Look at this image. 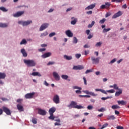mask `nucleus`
Instances as JSON below:
<instances>
[{
	"instance_id": "nucleus-1",
	"label": "nucleus",
	"mask_w": 129,
	"mask_h": 129,
	"mask_svg": "<svg viewBox=\"0 0 129 129\" xmlns=\"http://www.w3.org/2000/svg\"><path fill=\"white\" fill-rule=\"evenodd\" d=\"M68 107L69 108H77V109H82L84 108V107L82 105H77V102L72 101L71 102L70 104L68 105Z\"/></svg>"
},
{
	"instance_id": "nucleus-2",
	"label": "nucleus",
	"mask_w": 129,
	"mask_h": 129,
	"mask_svg": "<svg viewBox=\"0 0 129 129\" xmlns=\"http://www.w3.org/2000/svg\"><path fill=\"white\" fill-rule=\"evenodd\" d=\"M23 62L27 67H32L33 66V60L24 59Z\"/></svg>"
},
{
	"instance_id": "nucleus-3",
	"label": "nucleus",
	"mask_w": 129,
	"mask_h": 129,
	"mask_svg": "<svg viewBox=\"0 0 129 129\" xmlns=\"http://www.w3.org/2000/svg\"><path fill=\"white\" fill-rule=\"evenodd\" d=\"M32 23V21L30 20H28L27 21H19L18 22V24L19 25H22L23 27H25L26 26H29L30 24Z\"/></svg>"
},
{
	"instance_id": "nucleus-4",
	"label": "nucleus",
	"mask_w": 129,
	"mask_h": 129,
	"mask_svg": "<svg viewBox=\"0 0 129 129\" xmlns=\"http://www.w3.org/2000/svg\"><path fill=\"white\" fill-rule=\"evenodd\" d=\"M37 110H38V114H40V115L44 116L47 114V111H46V110L38 108H37Z\"/></svg>"
},
{
	"instance_id": "nucleus-5",
	"label": "nucleus",
	"mask_w": 129,
	"mask_h": 129,
	"mask_svg": "<svg viewBox=\"0 0 129 129\" xmlns=\"http://www.w3.org/2000/svg\"><path fill=\"white\" fill-rule=\"evenodd\" d=\"M52 100L53 102H54V103H56V104L60 103V97H59V96L58 95H55L53 96Z\"/></svg>"
},
{
	"instance_id": "nucleus-6",
	"label": "nucleus",
	"mask_w": 129,
	"mask_h": 129,
	"mask_svg": "<svg viewBox=\"0 0 129 129\" xmlns=\"http://www.w3.org/2000/svg\"><path fill=\"white\" fill-rule=\"evenodd\" d=\"M99 59H100L99 57L95 58V57H94V56H92L91 60L92 62V64H99Z\"/></svg>"
},
{
	"instance_id": "nucleus-7",
	"label": "nucleus",
	"mask_w": 129,
	"mask_h": 129,
	"mask_svg": "<svg viewBox=\"0 0 129 129\" xmlns=\"http://www.w3.org/2000/svg\"><path fill=\"white\" fill-rule=\"evenodd\" d=\"M24 11L18 12L16 13L13 14V17H14V18H19V17H21V16L24 15Z\"/></svg>"
},
{
	"instance_id": "nucleus-8",
	"label": "nucleus",
	"mask_w": 129,
	"mask_h": 129,
	"mask_svg": "<svg viewBox=\"0 0 129 129\" xmlns=\"http://www.w3.org/2000/svg\"><path fill=\"white\" fill-rule=\"evenodd\" d=\"M47 27H49V24L44 23L41 26L39 31H44L45 29H47Z\"/></svg>"
},
{
	"instance_id": "nucleus-9",
	"label": "nucleus",
	"mask_w": 129,
	"mask_h": 129,
	"mask_svg": "<svg viewBox=\"0 0 129 129\" xmlns=\"http://www.w3.org/2000/svg\"><path fill=\"white\" fill-rule=\"evenodd\" d=\"M3 111L4 112H6V114L8 115H11V110L9 109V108L6 107H3Z\"/></svg>"
},
{
	"instance_id": "nucleus-10",
	"label": "nucleus",
	"mask_w": 129,
	"mask_h": 129,
	"mask_svg": "<svg viewBox=\"0 0 129 129\" xmlns=\"http://www.w3.org/2000/svg\"><path fill=\"white\" fill-rule=\"evenodd\" d=\"M122 15V12L121 11H118L117 13L115 14L113 16H112V19H116V18H118V17H120Z\"/></svg>"
},
{
	"instance_id": "nucleus-11",
	"label": "nucleus",
	"mask_w": 129,
	"mask_h": 129,
	"mask_svg": "<svg viewBox=\"0 0 129 129\" xmlns=\"http://www.w3.org/2000/svg\"><path fill=\"white\" fill-rule=\"evenodd\" d=\"M6 74L4 73H0V79H5L6 78ZM0 84H4V82L0 80Z\"/></svg>"
},
{
	"instance_id": "nucleus-12",
	"label": "nucleus",
	"mask_w": 129,
	"mask_h": 129,
	"mask_svg": "<svg viewBox=\"0 0 129 129\" xmlns=\"http://www.w3.org/2000/svg\"><path fill=\"white\" fill-rule=\"evenodd\" d=\"M73 69L74 70H82V69H84V67L83 66H74Z\"/></svg>"
},
{
	"instance_id": "nucleus-13",
	"label": "nucleus",
	"mask_w": 129,
	"mask_h": 129,
	"mask_svg": "<svg viewBox=\"0 0 129 129\" xmlns=\"http://www.w3.org/2000/svg\"><path fill=\"white\" fill-rule=\"evenodd\" d=\"M95 7V4H91L88 7H87L85 8L86 11H89V10H93Z\"/></svg>"
},
{
	"instance_id": "nucleus-14",
	"label": "nucleus",
	"mask_w": 129,
	"mask_h": 129,
	"mask_svg": "<svg viewBox=\"0 0 129 129\" xmlns=\"http://www.w3.org/2000/svg\"><path fill=\"white\" fill-rule=\"evenodd\" d=\"M53 75L55 80H57V81L60 80V76H59V75H58V73H56V72H54L53 73Z\"/></svg>"
},
{
	"instance_id": "nucleus-15",
	"label": "nucleus",
	"mask_w": 129,
	"mask_h": 129,
	"mask_svg": "<svg viewBox=\"0 0 129 129\" xmlns=\"http://www.w3.org/2000/svg\"><path fill=\"white\" fill-rule=\"evenodd\" d=\"M66 35H67V36L69 37H73V33L71 32V31H70V30H68L66 31Z\"/></svg>"
},
{
	"instance_id": "nucleus-16",
	"label": "nucleus",
	"mask_w": 129,
	"mask_h": 129,
	"mask_svg": "<svg viewBox=\"0 0 129 129\" xmlns=\"http://www.w3.org/2000/svg\"><path fill=\"white\" fill-rule=\"evenodd\" d=\"M56 111V108L55 107H52L49 109L48 112L49 114H54V112Z\"/></svg>"
},
{
	"instance_id": "nucleus-17",
	"label": "nucleus",
	"mask_w": 129,
	"mask_h": 129,
	"mask_svg": "<svg viewBox=\"0 0 129 129\" xmlns=\"http://www.w3.org/2000/svg\"><path fill=\"white\" fill-rule=\"evenodd\" d=\"M21 53H22L23 57H27L28 56V53L26 51V50L24 48L21 49Z\"/></svg>"
},
{
	"instance_id": "nucleus-18",
	"label": "nucleus",
	"mask_w": 129,
	"mask_h": 129,
	"mask_svg": "<svg viewBox=\"0 0 129 129\" xmlns=\"http://www.w3.org/2000/svg\"><path fill=\"white\" fill-rule=\"evenodd\" d=\"M25 98L27 99H30L31 98H33V93H28L25 95Z\"/></svg>"
},
{
	"instance_id": "nucleus-19",
	"label": "nucleus",
	"mask_w": 129,
	"mask_h": 129,
	"mask_svg": "<svg viewBox=\"0 0 129 129\" xmlns=\"http://www.w3.org/2000/svg\"><path fill=\"white\" fill-rule=\"evenodd\" d=\"M52 55V53L51 52H47L45 53L44 54L42 55V58H48V57H50Z\"/></svg>"
},
{
	"instance_id": "nucleus-20",
	"label": "nucleus",
	"mask_w": 129,
	"mask_h": 129,
	"mask_svg": "<svg viewBox=\"0 0 129 129\" xmlns=\"http://www.w3.org/2000/svg\"><path fill=\"white\" fill-rule=\"evenodd\" d=\"M117 103L119 105H125L126 104V101L123 100L118 101Z\"/></svg>"
},
{
	"instance_id": "nucleus-21",
	"label": "nucleus",
	"mask_w": 129,
	"mask_h": 129,
	"mask_svg": "<svg viewBox=\"0 0 129 129\" xmlns=\"http://www.w3.org/2000/svg\"><path fill=\"white\" fill-rule=\"evenodd\" d=\"M17 109L19 110V111H24V107L20 104L17 105Z\"/></svg>"
},
{
	"instance_id": "nucleus-22",
	"label": "nucleus",
	"mask_w": 129,
	"mask_h": 129,
	"mask_svg": "<svg viewBox=\"0 0 129 129\" xmlns=\"http://www.w3.org/2000/svg\"><path fill=\"white\" fill-rule=\"evenodd\" d=\"M9 26V24L0 23V28H7Z\"/></svg>"
},
{
	"instance_id": "nucleus-23",
	"label": "nucleus",
	"mask_w": 129,
	"mask_h": 129,
	"mask_svg": "<svg viewBox=\"0 0 129 129\" xmlns=\"http://www.w3.org/2000/svg\"><path fill=\"white\" fill-rule=\"evenodd\" d=\"M119 91H117L115 92V96H119L120 94L122 93V89H118Z\"/></svg>"
},
{
	"instance_id": "nucleus-24",
	"label": "nucleus",
	"mask_w": 129,
	"mask_h": 129,
	"mask_svg": "<svg viewBox=\"0 0 129 129\" xmlns=\"http://www.w3.org/2000/svg\"><path fill=\"white\" fill-rule=\"evenodd\" d=\"M63 58L66 59V60H72V58H73L72 56H68L67 55H64L63 56Z\"/></svg>"
},
{
	"instance_id": "nucleus-25",
	"label": "nucleus",
	"mask_w": 129,
	"mask_h": 129,
	"mask_svg": "<svg viewBox=\"0 0 129 129\" xmlns=\"http://www.w3.org/2000/svg\"><path fill=\"white\" fill-rule=\"evenodd\" d=\"M95 91H100V92H102V93H104V94H107V93H106V91H105L103 89H96Z\"/></svg>"
},
{
	"instance_id": "nucleus-26",
	"label": "nucleus",
	"mask_w": 129,
	"mask_h": 129,
	"mask_svg": "<svg viewBox=\"0 0 129 129\" xmlns=\"http://www.w3.org/2000/svg\"><path fill=\"white\" fill-rule=\"evenodd\" d=\"M107 119H108V120L110 119H112V120L115 119V116H114V115H108L107 117Z\"/></svg>"
},
{
	"instance_id": "nucleus-27",
	"label": "nucleus",
	"mask_w": 129,
	"mask_h": 129,
	"mask_svg": "<svg viewBox=\"0 0 129 129\" xmlns=\"http://www.w3.org/2000/svg\"><path fill=\"white\" fill-rule=\"evenodd\" d=\"M33 76H38V77H41L42 75L39 72H33Z\"/></svg>"
},
{
	"instance_id": "nucleus-28",
	"label": "nucleus",
	"mask_w": 129,
	"mask_h": 129,
	"mask_svg": "<svg viewBox=\"0 0 129 129\" xmlns=\"http://www.w3.org/2000/svg\"><path fill=\"white\" fill-rule=\"evenodd\" d=\"M48 35V32H47V31L42 33L41 34L40 37L41 38H44V37H46V36H47Z\"/></svg>"
},
{
	"instance_id": "nucleus-29",
	"label": "nucleus",
	"mask_w": 129,
	"mask_h": 129,
	"mask_svg": "<svg viewBox=\"0 0 129 129\" xmlns=\"http://www.w3.org/2000/svg\"><path fill=\"white\" fill-rule=\"evenodd\" d=\"M27 43V40L24 39L20 42V45H26Z\"/></svg>"
},
{
	"instance_id": "nucleus-30",
	"label": "nucleus",
	"mask_w": 129,
	"mask_h": 129,
	"mask_svg": "<svg viewBox=\"0 0 129 129\" xmlns=\"http://www.w3.org/2000/svg\"><path fill=\"white\" fill-rule=\"evenodd\" d=\"M111 108H112V109H117V108H120L119 106L117 105H113L112 106Z\"/></svg>"
},
{
	"instance_id": "nucleus-31",
	"label": "nucleus",
	"mask_w": 129,
	"mask_h": 129,
	"mask_svg": "<svg viewBox=\"0 0 129 129\" xmlns=\"http://www.w3.org/2000/svg\"><path fill=\"white\" fill-rule=\"evenodd\" d=\"M94 24H95V22L94 21H93L91 23V24H89L88 25V28H92V27H93V25H94Z\"/></svg>"
},
{
	"instance_id": "nucleus-32",
	"label": "nucleus",
	"mask_w": 129,
	"mask_h": 129,
	"mask_svg": "<svg viewBox=\"0 0 129 129\" xmlns=\"http://www.w3.org/2000/svg\"><path fill=\"white\" fill-rule=\"evenodd\" d=\"M0 10L2 11V12H8V9H6V8L4 7H0Z\"/></svg>"
},
{
	"instance_id": "nucleus-33",
	"label": "nucleus",
	"mask_w": 129,
	"mask_h": 129,
	"mask_svg": "<svg viewBox=\"0 0 129 129\" xmlns=\"http://www.w3.org/2000/svg\"><path fill=\"white\" fill-rule=\"evenodd\" d=\"M105 110H106V109L104 107H102L100 109H98V111L99 112H103L105 111Z\"/></svg>"
},
{
	"instance_id": "nucleus-34",
	"label": "nucleus",
	"mask_w": 129,
	"mask_h": 129,
	"mask_svg": "<svg viewBox=\"0 0 129 129\" xmlns=\"http://www.w3.org/2000/svg\"><path fill=\"white\" fill-rule=\"evenodd\" d=\"M50 116L48 117V118L49 119H52V120H54V119L55 118V117H54V114H49Z\"/></svg>"
},
{
	"instance_id": "nucleus-35",
	"label": "nucleus",
	"mask_w": 129,
	"mask_h": 129,
	"mask_svg": "<svg viewBox=\"0 0 129 129\" xmlns=\"http://www.w3.org/2000/svg\"><path fill=\"white\" fill-rule=\"evenodd\" d=\"M107 126H108V123H105L102 126V127L100 128V129L105 128V127H107Z\"/></svg>"
},
{
	"instance_id": "nucleus-36",
	"label": "nucleus",
	"mask_w": 129,
	"mask_h": 129,
	"mask_svg": "<svg viewBox=\"0 0 129 129\" xmlns=\"http://www.w3.org/2000/svg\"><path fill=\"white\" fill-rule=\"evenodd\" d=\"M105 6H106V9L108 10V9H109V7H110V4L109 3L107 2L105 4Z\"/></svg>"
},
{
	"instance_id": "nucleus-37",
	"label": "nucleus",
	"mask_w": 129,
	"mask_h": 129,
	"mask_svg": "<svg viewBox=\"0 0 129 129\" xmlns=\"http://www.w3.org/2000/svg\"><path fill=\"white\" fill-rule=\"evenodd\" d=\"M77 23V19H74V20L71 22L72 25H75Z\"/></svg>"
},
{
	"instance_id": "nucleus-38",
	"label": "nucleus",
	"mask_w": 129,
	"mask_h": 129,
	"mask_svg": "<svg viewBox=\"0 0 129 129\" xmlns=\"http://www.w3.org/2000/svg\"><path fill=\"white\" fill-rule=\"evenodd\" d=\"M68 76L66 75H62L61 76V78H62V79H64L65 80H67V79H68Z\"/></svg>"
},
{
	"instance_id": "nucleus-39",
	"label": "nucleus",
	"mask_w": 129,
	"mask_h": 129,
	"mask_svg": "<svg viewBox=\"0 0 129 129\" xmlns=\"http://www.w3.org/2000/svg\"><path fill=\"white\" fill-rule=\"evenodd\" d=\"M109 98H112V96H107L106 97H102V100H106V99H109Z\"/></svg>"
},
{
	"instance_id": "nucleus-40",
	"label": "nucleus",
	"mask_w": 129,
	"mask_h": 129,
	"mask_svg": "<svg viewBox=\"0 0 129 129\" xmlns=\"http://www.w3.org/2000/svg\"><path fill=\"white\" fill-rule=\"evenodd\" d=\"M105 21H106V19H105V18H103L99 21V24H100L101 25L102 24H104V23H105Z\"/></svg>"
},
{
	"instance_id": "nucleus-41",
	"label": "nucleus",
	"mask_w": 129,
	"mask_h": 129,
	"mask_svg": "<svg viewBox=\"0 0 129 129\" xmlns=\"http://www.w3.org/2000/svg\"><path fill=\"white\" fill-rule=\"evenodd\" d=\"M111 29L110 28H104L103 30V33H107V32H109V31H110Z\"/></svg>"
},
{
	"instance_id": "nucleus-42",
	"label": "nucleus",
	"mask_w": 129,
	"mask_h": 129,
	"mask_svg": "<svg viewBox=\"0 0 129 129\" xmlns=\"http://www.w3.org/2000/svg\"><path fill=\"white\" fill-rule=\"evenodd\" d=\"M73 89H79V90H81L82 88L81 87H79L77 86H75L73 87Z\"/></svg>"
},
{
	"instance_id": "nucleus-43",
	"label": "nucleus",
	"mask_w": 129,
	"mask_h": 129,
	"mask_svg": "<svg viewBox=\"0 0 129 129\" xmlns=\"http://www.w3.org/2000/svg\"><path fill=\"white\" fill-rule=\"evenodd\" d=\"M123 0H111L112 3H122Z\"/></svg>"
},
{
	"instance_id": "nucleus-44",
	"label": "nucleus",
	"mask_w": 129,
	"mask_h": 129,
	"mask_svg": "<svg viewBox=\"0 0 129 129\" xmlns=\"http://www.w3.org/2000/svg\"><path fill=\"white\" fill-rule=\"evenodd\" d=\"M101 45H102V42H97L96 45H95V47H100V46H101Z\"/></svg>"
},
{
	"instance_id": "nucleus-45",
	"label": "nucleus",
	"mask_w": 129,
	"mask_h": 129,
	"mask_svg": "<svg viewBox=\"0 0 129 129\" xmlns=\"http://www.w3.org/2000/svg\"><path fill=\"white\" fill-rule=\"evenodd\" d=\"M106 92H108V93H114L115 91L113 89L107 90Z\"/></svg>"
},
{
	"instance_id": "nucleus-46",
	"label": "nucleus",
	"mask_w": 129,
	"mask_h": 129,
	"mask_svg": "<svg viewBox=\"0 0 129 129\" xmlns=\"http://www.w3.org/2000/svg\"><path fill=\"white\" fill-rule=\"evenodd\" d=\"M75 57L77 58V59H79L81 57V54L80 53H77L75 54Z\"/></svg>"
},
{
	"instance_id": "nucleus-47",
	"label": "nucleus",
	"mask_w": 129,
	"mask_h": 129,
	"mask_svg": "<svg viewBox=\"0 0 129 129\" xmlns=\"http://www.w3.org/2000/svg\"><path fill=\"white\" fill-rule=\"evenodd\" d=\"M78 42V40H77V38H76V37H74V41H73V43L74 44H77V42Z\"/></svg>"
},
{
	"instance_id": "nucleus-48",
	"label": "nucleus",
	"mask_w": 129,
	"mask_h": 129,
	"mask_svg": "<svg viewBox=\"0 0 129 129\" xmlns=\"http://www.w3.org/2000/svg\"><path fill=\"white\" fill-rule=\"evenodd\" d=\"M79 97H87L88 98H90V96L89 95H80Z\"/></svg>"
},
{
	"instance_id": "nucleus-49",
	"label": "nucleus",
	"mask_w": 129,
	"mask_h": 129,
	"mask_svg": "<svg viewBox=\"0 0 129 129\" xmlns=\"http://www.w3.org/2000/svg\"><path fill=\"white\" fill-rule=\"evenodd\" d=\"M114 89H115V90H118V89H118V87L117 86V85L116 84H114Z\"/></svg>"
},
{
	"instance_id": "nucleus-50",
	"label": "nucleus",
	"mask_w": 129,
	"mask_h": 129,
	"mask_svg": "<svg viewBox=\"0 0 129 129\" xmlns=\"http://www.w3.org/2000/svg\"><path fill=\"white\" fill-rule=\"evenodd\" d=\"M54 64H55V62H54V61H49L47 64V66H49V65H54Z\"/></svg>"
},
{
	"instance_id": "nucleus-51",
	"label": "nucleus",
	"mask_w": 129,
	"mask_h": 129,
	"mask_svg": "<svg viewBox=\"0 0 129 129\" xmlns=\"http://www.w3.org/2000/svg\"><path fill=\"white\" fill-rule=\"evenodd\" d=\"M90 95H92V96H97V94H95L94 92H90Z\"/></svg>"
},
{
	"instance_id": "nucleus-52",
	"label": "nucleus",
	"mask_w": 129,
	"mask_h": 129,
	"mask_svg": "<svg viewBox=\"0 0 129 129\" xmlns=\"http://www.w3.org/2000/svg\"><path fill=\"white\" fill-rule=\"evenodd\" d=\"M110 16H111V13L110 12H107L105 15V17L107 18Z\"/></svg>"
},
{
	"instance_id": "nucleus-53",
	"label": "nucleus",
	"mask_w": 129,
	"mask_h": 129,
	"mask_svg": "<svg viewBox=\"0 0 129 129\" xmlns=\"http://www.w3.org/2000/svg\"><path fill=\"white\" fill-rule=\"evenodd\" d=\"M87 109L89 110H91V109H93V106H91V105H89L87 107Z\"/></svg>"
},
{
	"instance_id": "nucleus-54",
	"label": "nucleus",
	"mask_w": 129,
	"mask_h": 129,
	"mask_svg": "<svg viewBox=\"0 0 129 129\" xmlns=\"http://www.w3.org/2000/svg\"><path fill=\"white\" fill-rule=\"evenodd\" d=\"M83 80L85 85H87V81L86 80V78H85L84 77H83Z\"/></svg>"
},
{
	"instance_id": "nucleus-55",
	"label": "nucleus",
	"mask_w": 129,
	"mask_h": 129,
	"mask_svg": "<svg viewBox=\"0 0 129 129\" xmlns=\"http://www.w3.org/2000/svg\"><path fill=\"white\" fill-rule=\"evenodd\" d=\"M55 34H56V33H55V32L51 33L50 34H49V36L50 37H52L55 36Z\"/></svg>"
},
{
	"instance_id": "nucleus-56",
	"label": "nucleus",
	"mask_w": 129,
	"mask_h": 129,
	"mask_svg": "<svg viewBox=\"0 0 129 129\" xmlns=\"http://www.w3.org/2000/svg\"><path fill=\"white\" fill-rule=\"evenodd\" d=\"M39 52H44L46 51V48H40L38 49Z\"/></svg>"
},
{
	"instance_id": "nucleus-57",
	"label": "nucleus",
	"mask_w": 129,
	"mask_h": 129,
	"mask_svg": "<svg viewBox=\"0 0 129 129\" xmlns=\"http://www.w3.org/2000/svg\"><path fill=\"white\" fill-rule=\"evenodd\" d=\"M100 9H101V10H104V9H106V7L105 6V5H103L100 7Z\"/></svg>"
},
{
	"instance_id": "nucleus-58",
	"label": "nucleus",
	"mask_w": 129,
	"mask_h": 129,
	"mask_svg": "<svg viewBox=\"0 0 129 129\" xmlns=\"http://www.w3.org/2000/svg\"><path fill=\"white\" fill-rule=\"evenodd\" d=\"M90 72H92V70H87L86 71L85 74H88V73H90Z\"/></svg>"
},
{
	"instance_id": "nucleus-59",
	"label": "nucleus",
	"mask_w": 129,
	"mask_h": 129,
	"mask_svg": "<svg viewBox=\"0 0 129 129\" xmlns=\"http://www.w3.org/2000/svg\"><path fill=\"white\" fill-rule=\"evenodd\" d=\"M33 123L36 124L37 123V118H33Z\"/></svg>"
},
{
	"instance_id": "nucleus-60",
	"label": "nucleus",
	"mask_w": 129,
	"mask_h": 129,
	"mask_svg": "<svg viewBox=\"0 0 129 129\" xmlns=\"http://www.w3.org/2000/svg\"><path fill=\"white\" fill-rule=\"evenodd\" d=\"M87 15H92V11H89L86 12Z\"/></svg>"
},
{
	"instance_id": "nucleus-61",
	"label": "nucleus",
	"mask_w": 129,
	"mask_h": 129,
	"mask_svg": "<svg viewBox=\"0 0 129 129\" xmlns=\"http://www.w3.org/2000/svg\"><path fill=\"white\" fill-rule=\"evenodd\" d=\"M116 61V58H114L112 60H111L110 63L112 64L113 63H114V62H115Z\"/></svg>"
},
{
	"instance_id": "nucleus-62",
	"label": "nucleus",
	"mask_w": 129,
	"mask_h": 129,
	"mask_svg": "<svg viewBox=\"0 0 129 129\" xmlns=\"http://www.w3.org/2000/svg\"><path fill=\"white\" fill-rule=\"evenodd\" d=\"M81 90H76V93H77V94H81Z\"/></svg>"
},
{
	"instance_id": "nucleus-63",
	"label": "nucleus",
	"mask_w": 129,
	"mask_h": 129,
	"mask_svg": "<svg viewBox=\"0 0 129 129\" xmlns=\"http://www.w3.org/2000/svg\"><path fill=\"white\" fill-rule=\"evenodd\" d=\"M93 37V34H89V36H88V39H91Z\"/></svg>"
},
{
	"instance_id": "nucleus-64",
	"label": "nucleus",
	"mask_w": 129,
	"mask_h": 129,
	"mask_svg": "<svg viewBox=\"0 0 129 129\" xmlns=\"http://www.w3.org/2000/svg\"><path fill=\"white\" fill-rule=\"evenodd\" d=\"M117 129H123V127L121 126H118L116 127Z\"/></svg>"
}]
</instances>
